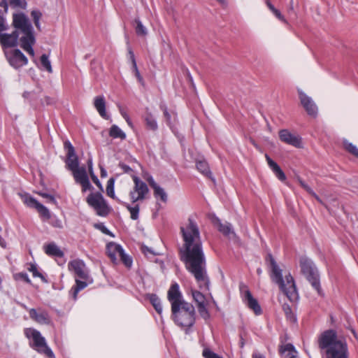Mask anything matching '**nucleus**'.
<instances>
[{
    "mask_svg": "<svg viewBox=\"0 0 358 358\" xmlns=\"http://www.w3.org/2000/svg\"><path fill=\"white\" fill-rule=\"evenodd\" d=\"M183 244L179 248L180 259L185 264L201 289L209 290L210 279L206 272V261L203 250V243L197 224L192 217L188 218V224L180 227Z\"/></svg>",
    "mask_w": 358,
    "mask_h": 358,
    "instance_id": "obj_1",
    "label": "nucleus"
},
{
    "mask_svg": "<svg viewBox=\"0 0 358 358\" xmlns=\"http://www.w3.org/2000/svg\"><path fill=\"white\" fill-rule=\"evenodd\" d=\"M318 346L326 358H348L345 342L338 339L333 329L324 331L318 338Z\"/></svg>",
    "mask_w": 358,
    "mask_h": 358,
    "instance_id": "obj_2",
    "label": "nucleus"
},
{
    "mask_svg": "<svg viewBox=\"0 0 358 358\" xmlns=\"http://www.w3.org/2000/svg\"><path fill=\"white\" fill-rule=\"evenodd\" d=\"M266 262L271 270V278L272 281L279 286L280 289L289 300L292 301L296 299L297 297V292L294 280L292 275L289 273L285 275V281L284 280L282 269L279 268L271 254H268L266 257Z\"/></svg>",
    "mask_w": 358,
    "mask_h": 358,
    "instance_id": "obj_3",
    "label": "nucleus"
},
{
    "mask_svg": "<svg viewBox=\"0 0 358 358\" xmlns=\"http://www.w3.org/2000/svg\"><path fill=\"white\" fill-rule=\"evenodd\" d=\"M64 148L66 151V168L72 171L75 181L80 184L84 180H87L89 178L85 167H79L78 157L76 154L74 147L69 141H64Z\"/></svg>",
    "mask_w": 358,
    "mask_h": 358,
    "instance_id": "obj_4",
    "label": "nucleus"
},
{
    "mask_svg": "<svg viewBox=\"0 0 358 358\" xmlns=\"http://www.w3.org/2000/svg\"><path fill=\"white\" fill-rule=\"evenodd\" d=\"M171 313L173 320L180 327H191L195 323V308L190 303L186 301L181 305H174L171 308Z\"/></svg>",
    "mask_w": 358,
    "mask_h": 358,
    "instance_id": "obj_5",
    "label": "nucleus"
},
{
    "mask_svg": "<svg viewBox=\"0 0 358 358\" xmlns=\"http://www.w3.org/2000/svg\"><path fill=\"white\" fill-rule=\"evenodd\" d=\"M299 266L301 273L305 275L318 294L322 296L323 292L320 286V275L313 262L306 257H301L299 259Z\"/></svg>",
    "mask_w": 358,
    "mask_h": 358,
    "instance_id": "obj_6",
    "label": "nucleus"
},
{
    "mask_svg": "<svg viewBox=\"0 0 358 358\" xmlns=\"http://www.w3.org/2000/svg\"><path fill=\"white\" fill-rule=\"evenodd\" d=\"M24 335L27 338L32 339V343H29L31 348L48 358L54 357L52 350L48 346L45 338L40 331L33 328H27L24 329Z\"/></svg>",
    "mask_w": 358,
    "mask_h": 358,
    "instance_id": "obj_7",
    "label": "nucleus"
},
{
    "mask_svg": "<svg viewBox=\"0 0 358 358\" xmlns=\"http://www.w3.org/2000/svg\"><path fill=\"white\" fill-rule=\"evenodd\" d=\"M87 202L94 208L98 215L105 217L108 215L109 207L100 192L90 194L87 197Z\"/></svg>",
    "mask_w": 358,
    "mask_h": 358,
    "instance_id": "obj_8",
    "label": "nucleus"
},
{
    "mask_svg": "<svg viewBox=\"0 0 358 358\" xmlns=\"http://www.w3.org/2000/svg\"><path fill=\"white\" fill-rule=\"evenodd\" d=\"M239 290L242 296V299L248 307L252 310L255 315H259L262 313L260 305L258 301L253 297L250 292L248 287L244 282H241L239 283Z\"/></svg>",
    "mask_w": 358,
    "mask_h": 358,
    "instance_id": "obj_9",
    "label": "nucleus"
},
{
    "mask_svg": "<svg viewBox=\"0 0 358 358\" xmlns=\"http://www.w3.org/2000/svg\"><path fill=\"white\" fill-rule=\"evenodd\" d=\"M3 52L8 63L15 69H19L28 62L27 58L19 49L4 48Z\"/></svg>",
    "mask_w": 358,
    "mask_h": 358,
    "instance_id": "obj_10",
    "label": "nucleus"
},
{
    "mask_svg": "<svg viewBox=\"0 0 358 358\" xmlns=\"http://www.w3.org/2000/svg\"><path fill=\"white\" fill-rule=\"evenodd\" d=\"M133 180L134 187L133 191L129 193L130 198L133 203L137 201H142L145 198V195L149 192V189L145 182L141 180L138 177L134 176Z\"/></svg>",
    "mask_w": 358,
    "mask_h": 358,
    "instance_id": "obj_11",
    "label": "nucleus"
},
{
    "mask_svg": "<svg viewBox=\"0 0 358 358\" xmlns=\"http://www.w3.org/2000/svg\"><path fill=\"white\" fill-rule=\"evenodd\" d=\"M299 97L301 104L306 111L308 115L316 117L317 114V107L313 99L307 96L301 90L298 89Z\"/></svg>",
    "mask_w": 358,
    "mask_h": 358,
    "instance_id": "obj_12",
    "label": "nucleus"
},
{
    "mask_svg": "<svg viewBox=\"0 0 358 358\" xmlns=\"http://www.w3.org/2000/svg\"><path fill=\"white\" fill-rule=\"evenodd\" d=\"M68 267L70 271L75 273L78 278L85 280H88L90 279V275L83 261L80 259L71 261L68 264Z\"/></svg>",
    "mask_w": 358,
    "mask_h": 358,
    "instance_id": "obj_13",
    "label": "nucleus"
},
{
    "mask_svg": "<svg viewBox=\"0 0 358 358\" xmlns=\"http://www.w3.org/2000/svg\"><path fill=\"white\" fill-rule=\"evenodd\" d=\"M167 298L171 305V308L174 305H181L182 303L186 302L182 299V295L180 291L179 285L177 282L173 283L167 293Z\"/></svg>",
    "mask_w": 358,
    "mask_h": 358,
    "instance_id": "obj_14",
    "label": "nucleus"
},
{
    "mask_svg": "<svg viewBox=\"0 0 358 358\" xmlns=\"http://www.w3.org/2000/svg\"><path fill=\"white\" fill-rule=\"evenodd\" d=\"M213 224L222 233L224 236H229L231 235L233 237H236V233L234 231L230 223H222L221 220L216 216L213 215L211 218Z\"/></svg>",
    "mask_w": 358,
    "mask_h": 358,
    "instance_id": "obj_15",
    "label": "nucleus"
},
{
    "mask_svg": "<svg viewBox=\"0 0 358 358\" xmlns=\"http://www.w3.org/2000/svg\"><path fill=\"white\" fill-rule=\"evenodd\" d=\"M280 140L287 144L291 145L296 148L301 147V138L291 134L287 129H281L279 131Z\"/></svg>",
    "mask_w": 358,
    "mask_h": 358,
    "instance_id": "obj_16",
    "label": "nucleus"
},
{
    "mask_svg": "<svg viewBox=\"0 0 358 358\" xmlns=\"http://www.w3.org/2000/svg\"><path fill=\"white\" fill-rule=\"evenodd\" d=\"M13 24L15 28L20 29L22 32L33 29L31 24L23 13L13 15Z\"/></svg>",
    "mask_w": 358,
    "mask_h": 358,
    "instance_id": "obj_17",
    "label": "nucleus"
},
{
    "mask_svg": "<svg viewBox=\"0 0 358 358\" xmlns=\"http://www.w3.org/2000/svg\"><path fill=\"white\" fill-rule=\"evenodd\" d=\"M18 32L13 31L11 34H1V45L4 48H13L17 44Z\"/></svg>",
    "mask_w": 358,
    "mask_h": 358,
    "instance_id": "obj_18",
    "label": "nucleus"
},
{
    "mask_svg": "<svg viewBox=\"0 0 358 358\" xmlns=\"http://www.w3.org/2000/svg\"><path fill=\"white\" fill-rule=\"evenodd\" d=\"M29 314L31 319L39 324H48L50 322L49 315L46 311L43 310L38 313L36 309L31 308L29 310Z\"/></svg>",
    "mask_w": 358,
    "mask_h": 358,
    "instance_id": "obj_19",
    "label": "nucleus"
},
{
    "mask_svg": "<svg viewBox=\"0 0 358 358\" xmlns=\"http://www.w3.org/2000/svg\"><path fill=\"white\" fill-rule=\"evenodd\" d=\"M122 249V247L120 245L113 242L106 245V253L113 264H117L118 261L116 255L120 253Z\"/></svg>",
    "mask_w": 358,
    "mask_h": 358,
    "instance_id": "obj_20",
    "label": "nucleus"
},
{
    "mask_svg": "<svg viewBox=\"0 0 358 358\" xmlns=\"http://www.w3.org/2000/svg\"><path fill=\"white\" fill-rule=\"evenodd\" d=\"M265 157L269 167L272 169L275 176L280 181H285L286 180V176L280 166L275 162H274L267 154H266Z\"/></svg>",
    "mask_w": 358,
    "mask_h": 358,
    "instance_id": "obj_21",
    "label": "nucleus"
},
{
    "mask_svg": "<svg viewBox=\"0 0 358 358\" xmlns=\"http://www.w3.org/2000/svg\"><path fill=\"white\" fill-rule=\"evenodd\" d=\"M142 118L145 122V125L147 129L153 131H155L158 129L157 122L148 108H146V112Z\"/></svg>",
    "mask_w": 358,
    "mask_h": 358,
    "instance_id": "obj_22",
    "label": "nucleus"
},
{
    "mask_svg": "<svg viewBox=\"0 0 358 358\" xmlns=\"http://www.w3.org/2000/svg\"><path fill=\"white\" fill-rule=\"evenodd\" d=\"M94 105L99 115L104 119L108 120L109 115L106 111V101L103 96H98L94 98Z\"/></svg>",
    "mask_w": 358,
    "mask_h": 358,
    "instance_id": "obj_23",
    "label": "nucleus"
},
{
    "mask_svg": "<svg viewBox=\"0 0 358 358\" xmlns=\"http://www.w3.org/2000/svg\"><path fill=\"white\" fill-rule=\"evenodd\" d=\"M92 282V279H89L88 280H80L79 279H76V285L72 287L70 290V294L71 295L73 300H76L77 295L78 292L85 289L89 283Z\"/></svg>",
    "mask_w": 358,
    "mask_h": 358,
    "instance_id": "obj_24",
    "label": "nucleus"
},
{
    "mask_svg": "<svg viewBox=\"0 0 358 358\" xmlns=\"http://www.w3.org/2000/svg\"><path fill=\"white\" fill-rule=\"evenodd\" d=\"M24 36L21 37V47L24 49L28 47V45L33 46L35 43V37L33 34V29L27 30L24 32Z\"/></svg>",
    "mask_w": 358,
    "mask_h": 358,
    "instance_id": "obj_25",
    "label": "nucleus"
},
{
    "mask_svg": "<svg viewBox=\"0 0 358 358\" xmlns=\"http://www.w3.org/2000/svg\"><path fill=\"white\" fill-rule=\"evenodd\" d=\"M196 166L197 170L201 172L203 176L210 179L214 183L215 180L213 176V174L210 170L208 164L206 161H198L196 162Z\"/></svg>",
    "mask_w": 358,
    "mask_h": 358,
    "instance_id": "obj_26",
    "label": "nucleus"
},
{
    "mask_svg": "<svg viewBox=\"0 0 358 358\" xmlns=\"http://www.w3.org/2000/svg\"><path fill=\"white\" fill-rule=\"evenodd\" d=\"M45 252L52 257H62L64 252L54 243H50L44 246Z\"/></svg>",
    "mask_w": 358,
    "mask_h": 358,
    "instance_id": "obj_27",
    "label": "nucleus"
},
{
    "mask_svg": "<svg viewBox=\"0 0 358 358\" xmlns=\"http://www.w3.org/2000/svg\"><path fill=\"white\" fill-rule=\"evenodd\" d=\"M280 352L284 355V358H296L297 352L291 343L281 346Z\"/></svg>",
    "mask_w": 358,
    "mask_h": 358,
    "instance_id": "obj_28",
    "label": "nucleus"
},
{
    "mask_svg": "<svg viewBox=\"0 0 358 358\" xmlns=\"http://www.w3.org/2000/svg\"><path fill=\"white\" fill-rule=\"evenodd\" d=\"M148 299H149L150 303L152 305L155 310H156V312L159 315H161L162 313V306L160 299L155 294H149Z\"/></svg>",
    "mask_w": 358,
    "mask_h": 358,
    "instance_id": "obj_29",
    "label": "nucleus"
},
{
    "mask_svg": "<svg viewBox=\"0 0 358 358\" xmlns=\"http://www.w3.org/2000/svg\"><path fill=\"white\" fill-rule=\"evenodd\" d=\"M20 196L23 202L30 208H36L40 203L37 200H36L29 194H20Z\"/></svg>",
    "mask_w": 358,
    "mask_h": 358,
    "instance_id": "obj_30",
    "label": "nucleus"
},
{
    "mask_svg": "<svg viewBox=\"0 0 358 358\" xmlns=\"http://www.w3.org/2000/svg\"><path fill=\"white\" fill-rule=\"evenodd\" d=\"M132 24L134 26L136 34L138 36H145L147 35V29L138 17L134 19Z\"/></svg>",
    "mask_w": 358,
    "mask_h": 358,
    "instance_id": "obj_31",
    "label": "nucleus"
},
{
    "mask_svg": "<svg viewBox=\"0 0 358 358\" xmlns=\"http://www.w3.org/2000/svg\"><path fill=\"white\" fill-rule=\"evenodd\" d=\"M109 136L113 138H120L121 140L126 138L125 133L115 124L111 126L109 131Z\"/></svg>",
    "mask_w": 358,
    "mask_h": 358,
    "instance_id": "obj_32",
    "label": "nucleus"
},
{
    "mask_svg": "<svg viewBox=\"0 0 358 358\" xmlns=\"http://www.w3.org/2000/svg\"><path fill=\"white\" fill-rule=\"evenodd\" d=\"M87 167H88L89 173L91 176L92 181L101 191H103V187L101 185V183L100 182L99 180L98 179L97 176H96V174H94V173L92 158L88 159V160L87 162Z\"/></svg>",
    "mask_w": 358,
    "mask_h": 358,
    "instance_id": "obj_33",
    "label": "nucleus"
},
{
    "mask_svg": "<svg viewBox=\"0 0 358 358\" xmlns=\"http://www.w3.org/2000/svg\"><path fill=\"white\" fill-rule=\"evenodd\" d=\"M121 203L122 205H124L127 208V210L130 212L131 218L132 220H136L138 218L139 210H140L138 204H136L135 206L131 207L129 204H128L127 203L121 202Z\"/></svg>",
    "mask_w": 358,
    "mask_h": 358,
    "instance_id": "obj_34",
    "label": "nucleus"
},
{
    "mask_svg": "<svg viewBox=\"0 0 358 358\" xmlns=\"http://www.w3.org/2000/svg\"><path fill=\"white\" fill-rule=\"evenodd\" d=\"M114 185H115V178H110L107 182L106 186V194L108 196L111 197L113 199H116L118 202L121 203V201L115 197V191H114Z\"/></svg>",
    "mask_w": 358,
    "mask_h": 358,
    "instance_id": "obj_35",
    "label": "nucleus"
},
{
    "mask_svg": "<svg viewBox=\"0 0 358 358\" xmlns=\"http://www.w3.org/2000/svg\"><path fill=\"white\" fill-rule=\"evenodd\" d=\"M266 4L269 10L275 15V16L280 21L287 23V20L284 16L281 14L280 11L275 8L274 6L271 3L269 0H266Z\"/></svg>",
    "mask_w": 358,
    "mask_h": 358,
    "instance_id": "obj_36",
    "label": "nucleus"
},
{
    "mask_svg": "<svg viewBox=\"0 0 358 358\" xmlns=\"http://www.w3.org/2000/svg\"><path fill=\"white\" fill-rule=\"evenodd\" d=\"M343 145L347 152L358 158V148L355 145L347 140L343 141Z\"/></svg>",
    "mask_w": 358,
    "mask_h": 358,
    "instance_id": "obj_37",
    "label": "nucleus"
},
{
    "mask_svg": "<svg viewBox=\"0 0 358 358\" xmlns=\"http://www.w3.org/2000/svg\"><path fill=\"white\" fill-rule=\"evenodd\" d=\"M192 297L194 301L196 302V306L206 303V296L201 292L197 290H192Z\"/></svg>",
    "mask_w": 358,
    "mask_h": 358,
    "instance_id": "obj_38",
    "label": "nucleus"
},
{
    "mask_svg": "<svg viewBox=\"0 0 358 358\" xmlns=\"http://www.w3.org/2000/svg\"><path fill=\"white\" fill-rule=\"evenodd\" d=\"M153 190H154V196L155 198L159 197L160 199L164 203H166L167 201V199H168L167 194L163 188H162L160 186L157 185V187L153 188Z\"/></svg>",
    "mask_w": 358,
    "mask_h": 358,
    "instance_id": "obj_39",
    "label": "nucleus"
},
{
    "mask_svg": "<svg viewBox=\"0 0 358 358\" xmlns=\"http://www.w3.org/2000/svg\"><path fill=\"white\" fill-rule=\"evenodd\" d=\"M40 61H41V66L44 69H45L49 73L52 72V66H51L50 62L48 59V56L47 55H45V54L42 55L40 58Z\"/></svg>",
    "mask_w": 358,
    "mask_h": 358,
    "instance_id": "obj_40",
    "label": "nucleus"
},
{
    "mask_svg": "<svg viewBox=\"0 0 358 358\" xmlns=\"http://www.w3.org/2000/svg\"><path fill=\"white\" fill-rule=\"evenodd\" d=\"M118 255L120 258L121 262L125 265V266L129 268L131 266L132 259L129 255L125 254L123 248L121 250Z\"/></svg>",
    "mask_w": 358,
    "mask_h": 358,
    "instance_id": "obj_41",
    "label": "nucleus"
},
{
    "mask_svg": "<svg viewBox=\"0 0 358 358\" xmlns=\"http://www.w3.org/2000/svg\"><path fill=\"white\" fill-rule=\"evenodd\" d=\"M132 71H133L136 78H137L138 81L143 86H144L145 85L144 80L138 71V69L137 64H136V59H134V58H132Z\"/></svg>",
    "mask_w": 358,
    "mask_h": 358,
    "instance_id": "obj_42",
    "label": "nucleus"
},
{
    "mask_svg": "<svg viewBox=\"0 0 358 358\" xmlns=\"http://www.w3.org/2000/svg\"><path fill=\"white\" fill-rule=\"evenodd\" d=\"M38 213L40 214L41 217L46 220H49L50 218V213L49 210L44 206L43 204L39 203V205L36 208Z\"/></svg>",
    "mask_w": 358,
    "mask_h": 358,
    "instance_id": "obj_43",
    "label": "nucleus"
},
{
    "mask_svg": "<svg viewBox=\"0 0 358 358\" xmlns=\"http://www.w3.org/2000/svg\"><path fill=\"white\" fill-rule=\"evenodd\" d=\"M28 270L30 272H32L34 277H38L40 278L42 281L46 282L47 280L45 279V276L40 272L38 271L36 266L34 264H31L30 266L28 268Z\"/></svg>",
    "mask_w": 358,
    "mask_h": 358,
    "instance_id": "obj_44",
    "label": "nucleus"
},
{
    "mask_svg": "<svg viewBox=\"0 0 358 358\" xmlns=\"http://www.w3.org/2000/svg\"><path fill=\"white\" fill-rule=\"evenodd\" d=\"M198 311L201 317L204 320H208L210 317V314L206 308V303L197 306Z\"/></svg>",
    "mask_w": 358,
    "mask_h": 358,
    "instance_id": "obj_45",
    "label": "nucleus"
},
{
    "mask_svg": "<svg viewBox=\"0 0 358 358\" xmlns=\"http://www.w3.org/2000/svg\"><path fill=\"white\" fill-rule=\"evenodd\" d=\"M282 310H283L287 318L289 319L290 320H292L293 322L296 321V318L293 315L292 308L289 306V305L286 304V303L283 304Z\"/></svg>",
    "mask_w": 358,
    "mask_h": 358,
    "instance_id": "obj_46",
    "label": "nucleus"
},
{
    "mask_svg": "<svg viewBox=\"0 0 358 358\" xmlns=\"http://www.w3.org/2000/svg\"><path fill=\"white\" fill-rule=\"evenodd\" d=\"M204 358H223L214 352L211 351L209 348H205L202 353Z\"/></svg>",
    "mask_w": 358,
    "mask_h": 358,
    "instance_id": "obj_47",
    "label": "nucleus"
},
{
    "mask_svg": "<svg viewBox=\"0 0 358 358\" xmlns=\"http://www.w3.org/2000/svg\"><path fill=\"white\" fill-rule=\"evenodd\" d=\"M160 108L163 111L164 116L165 117L166 122L169 125L171 124V115L168 111V108L165 105H160Z\"/></svg>",
    "mask_w": 358,
    "mask_h": 358,
    "instance_id": "obj_48",
    "label": "nucleus"
},
{
    "mask_svg": "<svg viewBox=\"0 0 358 358\" xmlns=\"http://www.w3.org/2000/svg\"><path fill=\"white\" fill-rule=\"evenodd\" d=\"M10 4L14 7L24 9L27 6V1L26 0H10Z\"/></svg>",
    "mask_w": 358,
    "mask_h": 358,
    "instance_id": "obj_49",
    "label": "nucleus"
},
{
    "mask_svg": "<svg viewBox=\"0 0 358 358\" xmlns=\"http://www.w3.org/2000/svg\"><path fill=\"white\" fill-rule=\"evenodd\" d=\"M15 279L22 280L28 284H31L30 279L29 278L28 275L26 273H19L15 275Z\"/></svg>",
    "mask_w": 358,
    "mask_h": 358,
    "instance_id": "obj_50",
    "label": "nucleus"
},
{
    "mask_svg": "<svg viewBox=\"0 0 358 358\" xmlns=\"http://www.w3.org/2000/svg\"><path fill=\"white\" fill-rule=\"evenodd\" d=\"M82 186V190L83 192H85L87 189L90 190L93 189V187L92 186L89 178L87 180H84L83 182L80 183Z\"/></svg>",
    "mask_w": 358,
    "mask_h": 358,
    "instance_id": "obj_51",
    "label": "nucleus"
},
{
    "mask_svg": "<svg viewBox=\"0 0 358 358\" xmlns=\"http://www.w3.org/2000/svg\"><path fill=\"white\" fill-rule=\"evenodd\" d=\"M38 194L41 195V196H43V198L47 199L50 203H52L54 204L56 203V200L52 195H50L47 193H43V192H39Z\"/></svg>",
    "mask_w": 358,
    "mask_h": 358,
    "instance_id": "obj_52",
    "label": "nucleus"
},
{
    "mask_svg": "<svg viewBox=\"0 0 358 358\" xmlns=\"http://www.w3.org/2000/svg\"><path fill=\"white\" fill-rule=\"evenodd\" d=\"M31 15L33 17V20L34 22V21H39L42 14L38 10H32L31 13Z\"/></svg>",
    "mask_w": 358,
    "mask_h": 358,
    "instance_id": "obj_53",
    "label": "nucleus"
},
{
    "mask_svg": "<svg viewBox=\"0 0 358 358\" xmlns=\"http://www.w3.org/2000/svg\"><path fill=\"white\" fill-rule=\"evenodd\" d=\"M119 166L123 170L124 173H130L131 171H132L131 168L124 163L120 162L119 164Z\"/></svg>",
    "mask_w": 358,
    "mask_h": 358,
    "instance_id": "obj_54",
    "label": "nucleus"
},
{
    "mask_svg": "<svg viewBox=\"0 0 358 358\" xmlns=\"http://www.w3.org/2000/svg\"><path fill=\"white\" fill-rule=\"evenodd\" d=\"M147 181L152 189L158 185L152 176H149L147 178Z\"/></svg>",
    "mask_w": 358,
    "mask_h": 358,
    "instance_id": "obj_55",
    "label": "nucleus"
},
{
    "mask_svg": "<svg viewBox=\"0 0 358 358\" xmlns=\"http://www.w3.org/2000/svg\"><path fill=\"white\" fill-rule=\"evenodd\" d=\"M97 227L99 229H100L102 231V232H103L104 234H108V235H110L111 234L110 231L105 226H103L102 224H98Z\"/></svg>",
    "mask_w": 358,
    "mask_h": 358,
    "instance_id": "obj_56",
    "label": "nucleus"
},
{
    "mask_svg": "<svg viewBox=\"0 0 358 358\" xmlns=\"http://www.w3.org/2000/svg\"><path fill=\"white\" fill-rule=\"evenodd\" d=\"M302 188H303L309 194H314V191L306 183L302 186Z\"/></svg>",
    "mask_w": 358,
    "mask_h": 358,
    "instance_id": "obj_57",
    "label": "nucleus"
},
{
    "mask_svg": "<svg viewBox=\"0 0 358 358\" xmlns=\"http://www.w3.org/2000/svg\"><path fill=\"white\" fill-rule=\"evenodd\" d=\"M302 188H303L309 194H314V191L306 183L302 186Z\"/></svg>",
    "mask_w": 358,
    "mask_h": 358,
    "instance_id": "obj_58",
    "label": "nucleus"
},
{
    "mask_svg": "<svg viewBox=\"0 0 358 358\" xmlns=\"http://www.w3.org/2000/svg\"><path fill=\"white\" fill-rule=\"evenodd\" d=\"M302 188H303L309 194H314V191L306 183L302 186Z\"/></svg>",
    "mask_w": 358,
    "mask_h": 358,
    "instance_id": "obj_59",
    "label": "nucleus"
},
{
    "mask_svg": "<svg viewBox=\"0 0 358 358\" xmlns=\"http://www.w3.org/2000/svg\"><path fill=\"white\" fill-rule=\"evenodd\" d=\"M26 52H27L30 55H31L32 57L34 56V50L32 48V46L31 45H28L27 48H24V49Z\"/></svg>",
    "mask_w": 358,
    "mask_h": 358,
    "instance_id": "obj_60",
    "label": "nucleus"
},
{
    "mask_svg": "<svg viewBox=\"0 0 358 358\" xmlns=\"http://www.w3.org/2000/svg\"><path fill=\"white\" fill-rule=\"evenodd\" d=\"M100 175L101 178H105L107 176V172L105 169L100 166Z\"/></svg>",
    "mask_w": 358,
    "mask_h": 358,
    "instance_id": "obj_61",
    "label": "nucleus"
},
{
    "mask_svg": "<svg viewBox=\"0 0 358 358\" xmlns=\"http://www.w3.org/2000/svg\"><path fill=\"white\" fill-rule=\"evenodd\" d=\"M186 76H187V78L189 82L193 85H194L193 79H192V77L190 75V73L189 72L188 70L186 71Z\"/></svg>",
    "mask_w": 358,
    "mask_h": 358,
    "instance_id": "obj_62",
    "label": "nucleus"
},
{
    "mask_svg": "<svg viewBox=\"0 0 358 358\" xmlns=\"http://www.w3.org/2000/svg\"><path fill=\"white\" fill-rule=\"evenodd\" d=\"M32 94L33 93L31 92H24L22 96L24 99H29Z\"/></svg>",
    "mask_w": 358,
    "mask_h": 358,
    "instance_id": "obj_63",
    "label": "nucleus"
},
{
    "mask_svg": "<svg viewBox=\"0 0 358 358\" xmlns=\"http://www.w3.org/2000/svg\"><path fill=\"white\" fill-rule=\"evenodd\" d=\"M141 250L144 254H146L147 252H148L150 253H152V251L150 248H148L147 246H143Z\"/></svg>",
    "mask_w": 358,
    "mask_h": 358,
    "instance_id": "obj_64",
    "label": "nucleus"
}]
</instances>
